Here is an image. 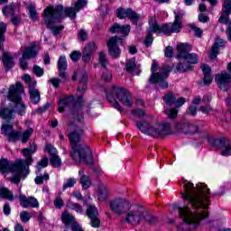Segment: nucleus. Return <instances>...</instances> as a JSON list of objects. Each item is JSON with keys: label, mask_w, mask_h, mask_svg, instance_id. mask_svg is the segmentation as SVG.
<instances>
[{"label": "nucleus", "mask_w": 231, "mask_h": 231, "mask_svg": "<svg viewBox=\"0 0 231 231\" xmlns=\"http://www.w3.org/2000/svg\"><path fill=\"white\" fill-rule=\"evenodd\" d=\"M0 198H4L9 201H14V193H12V191L7 188H2L0 189Z\"/></svg>", "instance_id": "e433bc0d"}, {"label": "nucleus", "mask_w": 231, "mask_h": 231, "mask_svg": "<svg viewBox=\"0 0 231 231\" xmlns=\"http://www.w3.org/2000/svg\"><path fill=\"white\" fill-rule=\"evenodd\" d=\"M23 91V85L21 83L10 86L7 98L12 103L0 109V118H3L5 122H10V120L15 118V115L23 116L26 113V105H24L21 97Z\"/></svg>", "instance_id": "f03ea898"}, {"label": "nucleus", "mask_w": 231, "mask_h": 231, "mask_svg": "<svg viewBox=\"0 0 231 231\" xmlns=\"http://www.w3.org/2000/svg\"><path fill=\"white\" fill-rule=\"evenodd\" d=\"M215 80L222 91H228L231 86V77L226 71L217 74Z\"/></svg>", "instance_id": "6ab92c4d"}, {"label": "nucleus", "mask_w": 231, "mask_h": 231, "mask_svg": "<svg viewBox=\"0 0 231 231\" xmlns=\"http://www.w3.org/2000/svg\"><path fill=\"white\" fill-rule=\"evenodd\" d=\"M97 50V42H90L84 49L83 51V60L85 62H88V60L91 59V55H93V51Z\"/></svg>", "instance_id": "bb28decb"}, {"label": "nucleus", "mask_w": 231, "mask_h": 231, "mask_svg": "<svg viewBox=\"0 0 231 231\" xmlns=\"http://www.w3.org/2000/svg\"><path fill=\"white\" fill-rule=\"evenodd\" d=\"M201 69L204 75H210V72L212 71V69H210V66L208 65H202Z\"/></svg>", "instance_id": "052dcab7"}, {"label": "nucleus", "mask_w": 231, "mask_h": 231, "mask_svg": "<svg viewBox=\"0 0 231 231\" xmlns=\"http://www.w3.org/2000/svg\"><path fill=\"white\" fill-rule=\"evenodd\" d=\"M37 56V48L35 45L29 47L25 50V51L22 55V59L20 61V66L22 69H28V63L26 62V59H33Z\"/></svg>", "instance_id": "412c9836"}, {"label": "nucleus", "mask_w": 231, "mask_h": 231, "mask_svg": "<svg viewBox=\"0 0 231 231\" xmlns=\"http://www.w3.org/2000/svg\"><path fill=\"white\" fill-rule=\"evenodd\" d=\"M190 45L187 43H179L177 45V57L179 58V64L176 67L177 71L180 73H185V71H190L193 68V64H198L199 58L196 53H189Z\"/></svg>", "instance_id": "423d86ee"}, {"label": "nucleus", "mask_w": 231, "mask_h": 231, "mask_svg": "<svg viewBox=\"0 0 231 231\" xmlns=\"http://www.w3.org/2000/svg\"><path fill=\"white\" fill-rule=\"evenodd\" d=\"M67 68H68V61L66 60V56H60L58 60L59 71H66Z\"/></svg>", "instance_id": "a19ab883"}, {"label": "nucleus", "mask_w": 231, "mask_h": 231, "mask_svg": "<svg viewBox=\"0 0 231 231\" xmlns=\"http://www.w3.org/2000/svg\"><path fill=\"white\" fill-rule=\"evenodd\" d=\"M31 101L32 104H39L41 102V93L36 88H31L29 90Z\"/></svg>", "instance_id": "c9c22d12"}, {"label": "nucleus", "mask_w": 231, "mask_h": 231, "mask_svg": "<svg viewBox=\"0 0 231 231\" xmlns=\"http://www.w3.org/2000/svg\"><path fill=\"white\" fill-rule=\"evenodd\" d=\"M81 57H82V53L79 51H74L70 54V59L74 62H77V60H79V59H80Z\"/></svg>", "instance_id": "6e6d98bb"}, {"label": "nucleus", "mask_w": 231, "mask_h": 231, "mask_svg": "<svg viewBox=\"0 0 231 231\" xmlns=\"http://www.w3.org/2000/svg\"><path fill=\"white\" fill-rule=\"evenodd\" d=\"M61 221L66 226L64 231H68V226H69V225L72 226L75 223V217L69 214V212L65 211L61 214Z\"/></svg>", "instance_id": "c756f323"}, {"label": "nucleus", "mask_w": 231, "mask_h": 231, "mask_svg": "<svg viewBox=\"0 0 231 231\" xmlns=\"http://www.w3.org/2000/svg\"><path fill=\"white\" fill-rule=\"evenodd\" d=\"M164 55L165 57H168V58L172 57V55H174V49H172V47L171 46L166 47L164 51Z\"/></svg>", "instance_id": "bf43d9fd"}, {"label": "nucleus", "mask_w": 231, "mask_h": 231, "mask_svg": "<svg viewBox=\"0 0 231 231\" xmlns=\"http://www.w3.org/2000/svg\"><path fill=\"white\" fill-rule=\"evenodd\" d=\"M109 32H111V33H120L123 37H127L129 32H131V25H120L116 23L110 27Z\"/></svg>", "instance_id": "393cba45"}, {"label": "nucleus", "mask_w": 231, "mask_h": 231, "mask_svg": "<svg viewBox=\"0 0 231 231\" xmlns=\"http://www.w3.org/2000/svg\"><path fill=\"white\" fill-rule=\"evenodd\" d=\"M71 229H72L73 231H84V229H82V226H80V225H79V223H77V222H75L74 224H72Z\"/></svg>", "instance_id": "774afa93"}, {"label": "nucleus", "mask_w": 231, "mask_h": 231, "mask_svg": "<svg viewBox=\"0 0 231 231\" xmlns=\"http://www.w3.org/2000/svg\"><path fill=\"white\" fill-rule=\"evenodd\" d=\"M32 71L36 77H42L44 75V69L37 65L32 68Z\"/></svg>", "instance_id": "5fc2aeb1"}, {"label": "nucleus", "mask_w": 231, "mask_h": 231, "mask_svg": "<svg viewBox=\"0 0 231 231\" xmlns=\"http://www.w3.org/2000/svg\"><path fill=\"white\" fill-rule=\"evenodd\" d=\"M35 151H37V146L35 145V143L31 144L29 148L22 150V153L26 158L24 162L25 170H23V171L21 174H19L18 172H14V174L15 175L10 179L11 183H20L21 178H23L24 174H28L30 165L33 163L32 154L35 153Z\"/></svg>", "instance_id": "9b49d317"}, {"label": "nucleus", "mask_w": 231, "mask_h": 231, "mask_svg": "<svg viewBox=\"0 0 231 231\" xmlns=\"http://www.w3.org/2000/svg\"><path fill=\"white\" fill-rule=\"evenodd\" d=\"M75 185H77V179L69 178L63 184V190H66L67 189H73Z\"/></svg>", "instance_id": "c03bdc74"}, {"label": "nucleus", "mask_w": 231, "mask_h": 231, "mask_svg": "<svg viewBox=\"0 0 231 231\" xmlns=\"http://www.w3.org/2000/svg\"><path fill=\"white\" fill-rule=\"evenodd\" d=\"M133 113L138 118H142V116H143V115H145V112L143 110L140 109V108H137V109L134 110Z\"/></svg>", "instance_id": "e2e57ef3"}, {"label": "nucleus", "mask_w": 231, "mask_h": 231, "mask_svg": "<svg viewBox=\"0 0 231 231\" xmlns=\"http://www.w3.org/2000/svg\"><path fill=\"white\" fill-rule=\"evenodd\" d=\"M48 163H50V161L46 157L42 158L36 166L38 172H41V169L48 167Z\"/></svg>", "instance_id": "09e8293b"}, {"label": "nucleus", "mask_w": 231, "mask_h": 231, "mask_svg": "<svg viewBox=\"0 0 231 231\" xmlns=\"http://www.w3.org/2000/svg\"><path fill=\"white\" fill-rule=\"evenodd\" d=\"M45 151L51 154V164L52 167H60V165H62V160L57 155V148L53 147L51 144H47Z\"/></svg>", "instance_id": "4be33fe9"}, {"label": "nucleus", "mask_w": 231, "mask_h": 231, "mask_svg": "<svg viewBox=\"0 0 231 231\" xmlns=\"http://www.w3.org/2000/svg\"><path fill=\"white\" fill-rule=\"evenodd\" d=\"M136 125L139 131L146 136H167V134H171V125L169 123L160 125L152 122L149 117L136 122Z\"/></svg>", "instance_id": "0eeeda50"}, {"label": "nucleus", "mask_w": 231, "mask_h": 231, "mask_svg": "<svg viewBox=\"0 0 231 231\" xmlns=\"http://www.w3.org/2000/svg\"><path fill=\"white\" fill-rule=\"evenodd\" d=\"M112 93H115L116 98L125 106V107H133V96L125 88L114 87Z\"/></svg>", "instance_id": "2eb2a0df"}, {"label": "nucleus", "mask_w": 231, "mask_h": 231, "mask_svg": "<svg viewBox=\"0 0 231 231\" xmlns=\"http://www.w3.org/2000/svg\"><path fill=\"white\" fill-rule=\"evenodd\" d=\"M54 207L56 208H62V207H64V200L62 199V198L57 197L54 199Z\"/></svg>", "instance_id": "4d7b16f0"}, {"label": "nucleus", "mask_w": 231, "mask_h": 231, "mask_svg": "<svg viewBox=\"0 0 231 231\" xmlns=\"http://www.w3.org/2000/svg\"><path fill=\"white\" fill-rule=\"evenodd\" d=\"M116 16L118 19H130L134 24L140 21V14H136V12L133 11L131 8H118L116 10Z\"/></svg>", "instance_id": "f3484780"}, {"label": "nucleus", "mask_w": 231, "mask_h": 231, "mask_svg": "<svg viewBox=\"0 0 231 231\" xmlns=\"http://www.w3.org/2000/svg\"><path fill=\"white\" fill-rule=\"evenodd\" d=\"M29 15L32 21H37V10H35V5L33 4L28 6Z\"/></svg>", "instance_id": "de8ad7c7"}, {"label": "nucleus", "mask_w": 231, "mask_h": 231, "mask_svg": "<svg viewBox=\"0 0 231 231\" xmlns=\"http://www.w3.org/2000/svg\"><path fill=\"white\" fill-rule=\"evenodd\" d=\"M99 64L102 68H106V66H107V55L104 52H99Z\"/></svg>", "instance_id": "8fccbe9b"}, {"label": "nucleus", "mask_w": 231, "mask_h": 231, "mask_svg": "<svg viewBox=\"0 0 231 231\" xmlns=\"http://www.w3.org/2000/svg\"><path fill=\"white\" fill-rule=\"evenodd\" d=\"M224 46H225V41H223L222 39L217 38L215 41V43L211 48L210 58L211 59H216L217 57V54L219 53V49L223 48Z\"/></svg>", "instance_id": "c85d7f7f"}, {"label": "nucleus", "mask_w": 231, "mask_h": 231, "mask_svg": "<svg viewBox=\"0 0 231 231\" xmlns=\"http://www.w3.org/2000/svg\"><path fill=\"white\" fill-rule=\"evenodd\" d=\"M152 33H156V32L151 30V23H149L148 34L144 38V44L147 47L152 44V41H154L152 38Z\"/></svg>", "instance_id": "79ce46f5"}, {"label": "nucleus", "mask_w": 231, "mask_h": 231, "mask_svg": "<svg viewBox=\"0 0 231 231\" xmlns=\"http://www.w3.org/2000/svg\"><path fill=\"white\" fill-rule=\"evenodd\" d=\"M189 26L194 32L197 37H201V35H203V31L200 28L197 27L194 23H191Z\"/></svg>", "instance_id": "603ef678"}, {"label": "nucleus", "mask_w": 231, "mask_h": 231, "mask_svg": "<svg viewBox=\"0 0 231 231\" xmlns=\"http://www.w3.org/2000/svg\"><path fill=\"white\" fill-rule=\"evenodd\" d=\"M125 221L129 225L136 226L140 225L142 221H148V223H154L156 217H149V214L142 206L133 205V207L127 211L125 216Z\"/></svg>", "instance_id": "6e6552de"}, {"label": "nucleus", "mask_w": 231, "mask_h": 231, "mask_svg": "<svg viewBox=\"0 0 231 231\" xmlns=\"http://www.w3.org/2000/svg\"><path fill=\"white\" fill-rule=\"evenodd\" d=\"M212 80L213 79L210 74L204 75V84H206V86H208V84H210Z\"/></svg>", "instance_id": "69168bd1"}, {"label": "nucleus", "mask_w": 231, "mask_h": 231, "mask_svg": "<svg viewBox=\"0 0 231 231\" xmlns=\"http://www.w3.org/2000/svg\"><path fill=\"white\" fill-rule=\"evenodd\" d=\"M106 98L109 104H111V106L115 107V109H117V111H122L120 105L113 97V93H106Z\"/></svg>", "instance_id": "4c0bfd02"}, {"label": "nucleus", "mask_w": 231, "mask_h": 231, "mask_svg": "<svg viewBox=\"0 0 231 231\" xmlns=\"http://www.w3.org/2000/svg\"><path fill=\"white\" fill-rule=\"evenodd\" d=\"M66 207H67V208H69L70 210H74L75 212H77V214H82V212H84L82 206H80L77 202H73L71 200H69L67 202Z\"/></svg>", "instance_id": "72a5a7b5"}, {"label": "nucleus", "mask_w": 231, "mask_h": 231, "mask_svg": "<svg viewBox=\"0 0 231 231\" xmlns=\"http://www.w3.org/2000/svg\"><path fill=\"white\" fill-rule=\"evenodd\" d=\"M87 82H88V74H83L78 87V91H79L80 93L84 92V90L87 89L88 88Z\"/></svg>", "instance_id": "58836bf2"}, {"label": "nucleus", "mask_w": 231, "mask_h": 231, "mask_svg": "<svg viewBox=\"0 0 231 231\" xmlns=\"http://www.w3.org/2000/svg\"><path fill=\"white\" fill-rule=\"evenodd\" d=\"M183 185L184 192L181 197L189 201L192 208L187 206L180 208V216L187 225L198 226L199 221L208 217V211H201L199 208L207 209L210 207V189L205 184H198L195 188L189 180H184Z\"/></svg>", "instance_id": "f257e3e1"}, {"label": "nucleus", "mask_w": 231, "mask_h": 231, "mask_svg": "<svg viewBox=\"0 0 231 231\" xmlns=\"http://www.w3.org/2000/svg\"><path fill=\"white\" fill-rule=\"evenodd\" d=\"M25 161L23 159L16 160L15 162H9L6 159L0 161V172L2 174H8V172H17L23 174V171L26 170Z\"/></svg>", "instance_id": "f8f14e48"}, {"label": "nucleus", "mask_w": 231, "mask_h": 231, "mask_svg": "<svg viewBox=\"0 0 231 231\" xmlns=\"http://www.w3.org/2000/svg\"><path fill=\"white\" fill-rule=\"evenodd\" d=\"M175 20L172 23H168L162 26H160L156 22L155 17H150L149 23L150 27L152 32L155 33H165V35H169L170 33H180L181 32V28H183V15H185V11L179 10L174 12Z\"/></svg>", "instance_id": "39448f33"}, {"label": "nucleus", "mask_w": 231, "mask_h": 231, "mask_svg": "<svg viewBox=\"0 0 231 231\" xmlns=\"http://www.w3.org/2000/svg\"><path fill=\"white\" fill-rule=\"evenodd\" d=\"M132 207L131 201L123 198L115 199L110 202V209L118 216L125 214Z\"/></svg>", "instance_id": "4468645a"}, {"label": "nucleus", "mask_w": 231, "mask_h": 231, "mask_svg": "<svg viewBox=\"0 0 231 231\" xmlns=\"http://www.w3.org/2000/svg\"><path fill=\"white\" fill-rule=\"evenodd\" d=\"M71 196H73V198H76V199H79V201H82L83 199L82 193H80L79 190L73 191Z\"/></svg>", "instance_id": "338daca9"}, {"label": "nucleus", "mask_w": 231, "mask_h": 231, "mask_svg": "<svg viewBox=\"0 0 231 231\" xmlns=\"http://www.w3.org/2000/svg\"><path fill=\"white\" fill-rule=\"evenodd\" d=\"M164 112L169 116V118H176L178 116V109L172 108L173 106L176 107H181L185 104L186 100L184 97L176 98V96L171 92L166 94L163 97Z\"/></svg>", "instance_id": "9d476101"}, {"label": "nucleus", "mask_w": 231, "mask_h": 231, "mask_svg": "<svg viewBox=\"0 0 231 231\" xmlns=\"http://www.w3.org/2000/svg\"><path fill=\"white\" fill-rule=\"evenodd\" d=\"M85 6H88V0H78L74 4L76 12H80V10H82V8H85Z\"/></svg>", "instance_id": "a18cd8bd"}, {"label": "nucleus", "mask_w": 231, "mask_h": 231, "mask_svg": "<svg viewBox=\"0 0 231 231\" xmlns=\"http://www.w3.org/2000/svg\"><path fill=\"white\" fill-rule=\"evenodd\" d=\"M20 205L23 208H37L39 207V201L33 197L26 198L24 195L19 197Z\"/></svg>", "instance_id": "b1692460"}, {"label": "nucleus", "mask_w": 231, "mask_h": 231, "mask_svg": "<svg viewBox=\"0 0 231 231\" xmlns=\"http://www.w3.org/2000/svg\"><path fill=\"white\" fill-rule=\"evenodd\" d=\"M96 192L98 201H106L109 198V189L102 182H99L96 187Z\"/></svg>", "instance_id": "a878e982"}, {"label": "nucleus", "mask_w": 231, "mask_h": 231, "mask_svg": "<svg viewBox=\"0 0 231 231\" xmlns=\"http://www.w3.org/2000/svg\"><path fill=\"white\" fill-rule=\"evenodd\" d=\"M231 0H225L222 7V14L218 20L221 24H227L230 20Z\"/></svg>", "instance_id": "5701e85b"}, {"label": "nucleus", "mask_w": 231, "mask_h": 231, "mask_svg": "<svg viewBox=\"0 0 231 231\" xmlns=\"http://www.w3.org/2000/svg\"><path fill=\"white\" fill-rule=\"evenodd\" d=\"M156 71H158V64L153 63L152 65V75L149 79L150 84H159L162 89H167L169 83L165 81V79L169 77V71H171L169 66H163L158 72Z\"/></svg>", "instance_id": "1a4fd4ad"}, {"label": "nucleus", "mask_w": 231, "mask_h": 231, "mask_svg": "<svg viewBox=\"0 0 231 231\" xmlns=\"http://www.w3.org/2000/svg\"><path fill=\"white\" fill-rule=\"evenodd\" d=\"M73 102V97H61L58 104V111L60 113H64V109L69 106V105Z\"/></svg>", "instance_id": "7c9ffc66"}, {"label": "nucleus", "mask_w": 231, "mask_h": 231, "mask_svg": "<svg viewBox=\"0 0 231 231\" xmlns=\"http://www.w3.org/2000/svg\"><path fill=\"white\" fill-rule=\"evenodd\" d=\"M208 143L214 149L220 151L221 156H231L230 140L226 137L209 138Z\"/></svg>", "instance_id": "ddd939ff"}, {"label": "nucleus", "mask_w": 231, "mask_h": 231, "mask_svg": "<svg viewBox=\"0 0 231 231\" xmlns=\"http://www.w3.org/2000/svg\"><path fill=\"white\" fill-rule=\"evenodd\" d=\"M72 152L70 156L76 163L86 162V163H93V157L91 156V150L86 144L80 143V134L72 132L69 134Z\"/></svg>", "instance_id": "20e7f679"}, {"label": "nucleus", "mask_w": 231, "mask_h": 231, "mask_svg": "<svg viewBox=\"0 0 231 231\" xmlns=\"http://www.w3.org/2000/svg\"><path fill=\"white\" fill-rule=\"evenodd\" d=\"M102 79L103 80H105V82H109V80L113 79V75L111 74V72H109V70L105 69L102 75Z\"/></svg>", "instance_id": "13d9d810"}, {"label": "nucleus", "mask_w": 231, "mask_h": 231, "mask_svg": "<svg viewBox=\"0 0 231 231\" xmlns=\"http://www.w3.org/2000/svg\"><path fill=\"white\" fill-rule=\"evenodd\" d=\"M87 216L90 219V225L93 228L100 226V219H98V209L93 205L87 208Z\"/></svg>", "instance_id": "aec40b11"}, {"label": "nucleus", "mask_w": 231, "mask_h": 231, "mask_svg": "<svg viewBox=\"0 0 231 231\" xmlns=\"http://www.w3.org/2000/svg\"><path fill=\"white\" fill-rule=\"evenodd\" d=\"M1 131L6 136L8 142H19L21 140V132L14 130L12 125L3 124Z\"/></svg>", "instance_id": "a211bd4d"}, {"label": "nucleus", "mask_w": 231, "mask_h": 231, "mask_svg": "<svg viewBox=\"0 0 231 231\" xmlns=\"http://www.w3.org/2000/svg\"><path fill=\"white\" fill-rule=\"evenodd\" d=\"M122 41V38L118 36H113L107 41L108 53L112 59H118L122 51L118 47V42Z\"/></svg>", "instance_id": "dca6fc26"}, {"label": "nucleus", "mask_w": 231, "mask_h": 231, "mask_svg": "<svg viewBox=\"0 0 231 231\" xmlns=\"http://www.w3.org/2000/svg\"><path fill=\"white\" fill-rule=\"evenodd\" d=\"M199 23H208V16L205 14H199Z\"/></svg>", "instance_id": "0e129e2a"}, {"label": "nucleus", "mask_w": 231, "mask_h": 231, "mask_svg": "<svg viewBox=\"0 0 231 231\" xmlns=\"http://www.w3.org/2000/svg\"><path fill=\"white\" fill-rule=\"evenodd\" d=\"M50 180V174L44 173L43 176L40 175L37 176L34 180L36 185H42V183H44V181H48Z\"/></svg>", "instance_id": "49530a36"}, {"label": "nucleus", "mask_w": 231, "mask_h": 231, "mask_svg": "<svg viewBox=\"0 0 231 231\" xmlns=\"http://www.w3.org/2000/svg\"><path fill=\"white\" fill-rule=\"evenodd\" d=\"M78 36H79V39H80V41H86V39H88V33L84 30H80L79 32Z\"/></svg>", "instance_id": "680f3d73"}, {"label": "nucleus", "mask_w": 231, "mask_h": 231, "mask_svg": "<svg viewBox=\"0 0 231 231\" xmlns=\"http://www.w3.org/2000/svg\"><path fill=\"white\" fill-rule=\"evenodd\" d=\"M199 128L197 125L185 123L182 125V131L183 133H187L189 134H194V133H198Z\"/></svg>", "instance_id": "473e14b6"}, {"label": "nucleus", "mask_w": 231, "mask_h": 231, "mask_svg": "<svg viewBox=\"0 0 231 231\" xmlns=\"http://www.w3.org/2000/svg\"><path fill=\"white\" fill-rule=\"evenodd\" d=\"M32 134H33V128H28L23 133V134H20V138L22 136V143H26Z\"/></svg>", "instance_id": "37998d69"}, {"label": "nucleus", "mask_w": 231, "mask_h": 231, "mask_svg": "<svg viewBox=\"0 0 231 231\" xmlns=\"http://www.w3.org/2000/svg\"><path fill=\"white\" fill-rule=\"evenodd\" d=\"M79 183L81 187L85 189H90L91 185H93V180L89 176L84 174V171L80 170L79 171Z\"/></svg>", "instance_id": "cd10ccee"}, {"label": "nucleus", "mask_w": 231, "mask_h": 231, "mask_svg": "<svg viewBox=\"0 0 231 231\" xmlns=\"http://www.w3.org/2000/svg\"><path fill=\"white\" fill-rule=\"evenodd\" d=\"M5 33H6V23H0V50H3L5 46L3 42H5Z\"/></svg>", "instance_id": "ea45409f"}, {"label": "nucleus", "mask_w": 231, "mask_h": 231, "mask_svg": "<svg viewBox=\"0 0 231 231\" xmlns=\"http://www.w3.org/2000/svg\"><path fill=\"white\" fill-rule=\"evenodd\" d=\"M77 11L73 7H66L64 8L62 5H58L56 8L53 6H48L43 10V19L45 24H47L48 28H50L53 33V35H59L62 30H64V26H53L55 23H60L62 19H66V17H69V19H75L77 17Z\"/></svg>", "instance_id": "7ed1b4c3"}, {"label": "nucleus", "mask_w": 231, "mask_h": 231, "mask_svg": "<svg viewBox=\"0 0 231 231\" xmlns=\"http://www.w3.org/2000/svg\"><path fill=\"white\" fill-rule=\"evenodd\" d=\"M14 7L12 5H7L3 9V14L5 17H12L14 15Z\"/></svg>", "instance_id": "3c124183"}, {"label": "nucleus", "mask_w": 231, "mask_h": 231, "mask_svg": "<svg viewBox=\"0 0 231 231\" xmlns=\"http://www.w3.org/2000/svg\"><path fill=\"white\" fill-rule=\"evenodd\" d=\"M32 215H30V213H28L27 211H23L20 214V219L23 221V223H28V221H30Z\"/></svg>", "instance_id": "864d4df0"}, {"label": "nucleus", "mask_w": 231, "mask_h": 231, "mask_svg": "<svg viewBox=\"0 0 231 231\" xmlns=\"http://www.w3.org/2000/svg\"><path fill=\"white\" fill-rule=\"evenodd\" d=\"M136 60L134 58L128 60L126 62V70L128 73H132V75H138L136 73Z\"/></svg>", "instance_id": "f704fd0d"}, {"label": "nucleus", "mask_w": 231, "mask_h": 231, "mask_svg": "<svg viewBox=\"0 0 231 231\" xmlns=\"http://www.w3.org/2000/svg\"><path fill=\"white\" fill-rule=\"evenodd\" d=\"M2 60L6 69H10V68L14 67V58H12V55H10V53L4 52Z\"/></svg>", "instance_id": "2f4dec72"}]
</instances>
